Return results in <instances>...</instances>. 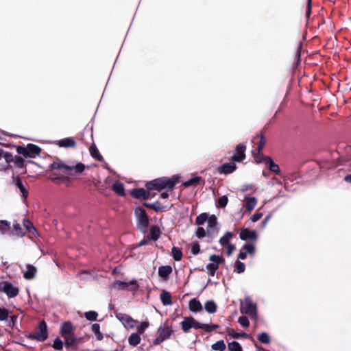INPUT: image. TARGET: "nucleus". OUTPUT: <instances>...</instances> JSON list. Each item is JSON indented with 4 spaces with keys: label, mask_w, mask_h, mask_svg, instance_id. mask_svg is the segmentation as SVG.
Masks as SVG:
<instances>
[{
    "label": "nucleus",
    "mask_w": 351,
    "mask_h": 351,
    "mask_svg": "<svg viewBox=\"0 0 351 351\" xmlns=\"http://www.w3.org/2000/svg\"><path fill=\"white\" fill-rule=\"evenodd\" d=\"M143 205L149 209H152L156 212H162L165 210V207L161 204L159 201H156L154 203H144Z\"/></svg>",
    "instance_id": "23"
},
{
    "label": "nucleus",
    "mask_w": 351,
    "mask_h": 351,
    "mask_svg": "<svg viewBox=\"0 0 351 351\" xmlns=\"http://www.w3.org/2000/svg\"><path fill=\"white\" fill-rule=\"evenodd\" d=\"M228 348L230 351H243L242 346L236 341L228 342Z\"/></svg>",
    "instance_id": "42"
},
{
    "label": "nucleus",
    "mask_w": 351,
    "mask_h": 351,
    "mask_svg": "<svg viewBox=\"0 0 351 351\" xmlns=\"http://www.w3.org/2000/svg\"><path fill=\"white\" fill-rule=\"evenodd\" d=\"M13 163L14 164V166L16 167H18V168H25V160L21 156H15L14 160Z\"/></svg>",
    "instance_id": "48"
},
{
    "label": "nucleus",
    "mask_w": 351,
    "mask_h": 351,
    "mask_svg": "<svg viewBox=\"0 0 351 351\" xmlns=\"http://www.w3.org/2000/svg\"><path fill=\"white\" fill-rule=\"evenodd\" d=\"M15 180V184L16 186L19 189L21 193H22V196L24 199H27L29 193L27 190L25 189V186L23 185L21 178L19 176H16L14 178Z\"/></svg>",
    "instance_id": "27"
},
{
    "label": "nucleus",
    "mask_w": 351,
    "mask_h": 351,
    "mask_svg": "<svg viewBox=\"0 0 351 351\" xmlns=\"http://www.w3.org/2000/svg\"><path fill=\"white\" fill-rule=\"evenodd\" d=\"M160 300L164 306L171 305L172 304V300L170 293L166 290H162L160 294Z\"/></svg>",
    "instance_id": "30"
},
{
    "label": "nucleus",
    "mask_w": 351,
    "mask_h": 351,
    "mask_svg": "<svg viewBox=\"0 0 351 351\" xmlns=\"http://www.w3.org/2000/svg\"><path fill=\"white\" fill-rule=\"evenodd\" d=\"M241 250L246 254H249L250 256H254L255 254L256 248L254 243L249 242L245 243L242 247Z\"/></svg>",
    "instance_id": "33"
},
{
    "label": "nucleus",
    "mask_w": 351,
    "mask_h": 351,
    "mask_svg": "<svg viewBox=\"0 0 351 351\" xmlns=\"http://www.w3.org/2000/svg\"><path fill=\"white\" fill-rule=\"evenodd\" d=\"M224 247H226V254L228 256H230L235 250V245L231 243H228V245H226Z\"/></svg>",
    "instance_id": "63"
},
{
    "label": "nucleus",
    "mask_w": 351,
    "mask_h": 351,
    "mask_svg": "<svg viewBox=\"0 0 351 351\" xmlns=\"http://www.w3.org/2000/svg\"><path fill=\"white\" fill-rule=\"evenodd\" d=\"M115 285H117V288L119 289L125 290L129 289V283L126 282H122V281H117L116 282Z\"/></svg>",
    "instance_id": "60"
},
{
    "label": "nucleus",
    "mask_w": 351,
    "mask_h": 351,
    "mask_svg": "<svg viewBox=\"0 0 351 351\" xmlns=\"http://www.w3.org/2000/svg\"><path fill=\"white\" fill-rule=\"evenodd\" d=\"M246 146L243 143H239L234 148L235 153L232 156L231 160L241 162L245 158Z\"/></svg>",
    "instance_id": "10"
},
{
    "label": "nucleus",
    "mask_w": 351,
    "mask_h": 351,
    "mask_svg": "<svg viewBox=\"0 0 351 351\" xmlns=\"http://www.w3.org/2000/svg\"><path fill=\"white\" fill-rule=\"evenodd\" d=\"M219 266L217 264L209 263L206 265L207 272L208 276H214L216 271L218 269Z\"/></svg>",
    "instance_id": "45"
},
{
    "label": "nucleus",
    "mask_w": 351,
    "mask_h": 351,
    "mask_svg": "<svg viewBox=\"0 0 351 351\" xmlns=\"http://www.w3.org/2000/svg\"><path fill=\"white\" fill-rule=\"evenodd\" d=\"M3 158H5V162L7 163L13 162L14 160V156H13L12 154L9 153V152H5L4 155H3Z\"/></svg>",
    "instance_id": "62"
},
{
    "label": "nucleus",
    "mask_w": 351,
    "mask_h": 351,
    "mask_svg": "<svg viewBox=\"0 0 351 351\" xmlns=\"http://www.w3.org/2000/svg\"><path fill=\"white\" fill-rule=\"evenodd\" d=\"M27 271L23 274V278L26 280H32L35 278L37 269L31 264L26 265Z\"/></svg>",
    "instance_id": "18"
},
{
    "label": "nucleus",
    "mask_w": 351,
    "mask_h": 351,
    "mask_svg": "<svg viewBox=\"0 0 351 351\" xmlns=\"http://www.w3.org/2000/svg\"><path fill=\"white\" fill-rule=\"evenodd\" d=\"M226 331H227L228 335L234 339H239L241 337L247 339L250 337V335L248 334H247L246 332H234V329L232 328H227Z\"/></svg>",
    "instance_id": "25"
},
{
    "label": "nucleus",
    "mask_w": 351,
    "mask_h": 351,
    "mask_svg": "<svg viewBox=\"0 0 351 351\" xmlns=\"http://www.w3.org/2000/svg\"><path fill=\"white\" fill-rule=\"evenodd\" d=\"M57 145L61 147H75V141L73 138H65L58 141Z\"/></svg>",
    "instance_id": "22"
},
{
    "label": "nucleus",
    "mask_w": 351,
    "mask_h": 351,
    "mask_svg": "<svg viewBox=\"0 0 351 351\" xmlns=\"http://www.w3.org/2000/svg\"><path fill=\"white\" fill-rule=\"evenodd\" d=\"M238 322L243 326V327H248L250 326V322L248 320V318L245 316H241L239 317L238 319Z\"/></svg>",
    "instance_id": "58"
},
{
    "label": "nucleus",
    "mask_w": 351,
    "mask_h": 351,
    "mask_svg": "<svg viewBox=\"0 0 351 351\" xmlns=\"http://www.w3.org/2000/svg\"><path fill=\"white\" fill-rule=\"evenodd\" d=\"M193 322V317H185L183 321L180 323L182 330L184 332L188 333L190 329L192 328V324Z\"/></svg>",
    "instance_id": "20"
},
{
    "label": "nucleus",
    "mask_w": 351,
    "mask_h": 351,
    "mask_svg": "<svg viewBox=\"0 0 351 351\" xmlns=\"http://www.w3.org/2000/svg\"><path fill=\"white\" fill-rule=\"evenodd\" d=\"M196 237L198 239L204 238L206 234V231L202 227H198L195 232Z\"/></svg>",
    "instance_id": "59"
},
{
    "label": "nucleus",
    "mask_w": 351,
    "mask_h": 351,
    "mask_svg": "<svg viewBox=\"0 0 351 351\" xmlns=\"http://www.w3.org/2000/svg\"><path fill=\"white\" fill-rule=\"evenodd\" d=\"M150 191L143 188L134 189L131 191L130 195L136 199L146 200L155 195V193H152Z\"/></svg>",
    "instance_id": "9"
},
{
    "label": "nucleus",
    "mask_w": 351,
    "mask_h": 351,
    "mask_svg": "<svg viewBox=\"0 0 351 351\" xmlns=\"http://www.w3.org/2000/svg\"><path fill=\"white\" fill-rule=\"evenodd\" d=\"M63 338L64 339L65 346L66 348H72L74 350L77 349V344L80 343V339L76 337L74 333Z\"/></svg>",
    "instance_id": "15"
},
{
    "label": "nucleus",
    "mask_w": 351,
    "mask_h": 351,
    "mask_svg": "<svg viewBox=\"0 0 351 351\" xmlns=\"http://www.w3.org/2000/svg\"><path fill=\"white\" fill-rule=\"evenodd\" d=\"M245 201V210L247 212L250 213L256 205V199L255 197H246Z\"/></svg>",
    "instance_id": "31"
},
{
    "label": "nucleus",
    "mask_w": 351,
    "mask_h": 351,
    "mask_svg": "<svg viewBox=\"0 0 351 351\" xmlns=\"http://www.w3.org/2000/svg\"><path fill=\"white\" fill-rule=\"evenodd\" d=\"M240 311L242 314L248 315L251 317H256V305L249 299L241 302Z\"/></svg>",
    "instance_id": "8"
},
{
    "label": "nucleus",
    "mask_w": 351,
    "mask_h": 351,
    "mask_svg": "<svg viewBox=\"0 0 351 351\" xmlns=\"http://www.w3.org/2000/svg\"><path fill=\"white\" fill-rule=\"evenodd\" d=\"M18 154L23 156L25 158H34L40 155L41 148L32 143H28L26 147L18 145L16 147Z\"/></svg>",
    "instance_id": "4"
},
{
    "label": "nucleus",
    "mask_w": 351,
    "mask_h": 351,
    "mask_svg": "<svg viewBox=\"0 0 351 351\" xmlns=\"http://www.w3.org/2000/svg\"><path fill=\"white\" fill-rule=\"evenodd\" d=\"M85 318L88 321H95L98 317V313L94 311H90L84 313Z\"/></svg>",
    "instance_id": "49"
},
{
    "label": "nucleus",
    "mask_w": 351,
    "mask_h": 351,
    "mask_svg": "<svg viewBox=\"0 0 351 351\" xmlns=\"http://www.w3.org/2000/svg\"><path fill=\"white\" fill-rule=\"evenodd\" d=\"M26 337L31 340H36L40 342L45 341L48 338V330L45 321H40L36 328V332L28 333Z\"/></svg>",
    "instance_id": "3"
},
{
    "label": "nucleus",
    "mask_w": 351,
    "mask_h": 351,
    "mask_svg": "<svg viewBox=\"0 0 351 351\" xmlns=\"http://www.w3.org/2000/svg\"><path fill=\"white\" fill-rule=\"evenodd\" d=\"M240 239L243 241H250L252 243L256 241L258 236L255 230L243 228L239 234Z\"/></svg>",
    "instance_id": "13"
},
{
    "label": "nucleus",
    "mask_w": 351,
    "mask_h": 351,
    "mask_svg": "<svg viewBox=\"0 0 351 351\" xmlns=\"http://www.w3.org/2000/svg\"><path fill=\"white\" fill-rule=\"evenodd\" d=\"M258 340L265 344L270 343L271 339L269 335L267 332H261L258 335Z\"/></svg>",
    "instance_id": "46"
},
{
    "label": "nucleus",
    "mask_w": 351,
    "mask_h": 351,
    "mask_svg": "<svg viewBox=\"0 0 351 351\" xmlns=\"http://www.w3.org/2000/svg\"><path fill=\"white\" fill-rule=\"evenodd\" d=\"M202 180V178L201 177L195 176V177H193V178L189 179V180L184 182L183 183V185L185 187H189L190 186L199 184Z\"/></svg>",
    "instance_id": "41"
},
{
    "label": "nucleus",
    "mask_w": 351,
    "mask_h": 351,
    "mask_svg": "<svg viewBox=\"0 0 351 351\" xmlns=\"http://www.w3.org/2000/svg\"><path fill=\"white\" fill-rule=\"evenodd\" d=\"M23 226L30 233H34L36 231L33 223L29 219L23 220Z\"/></svg>",
    "instance_id": "51"
},
{
    "label": "nucleus",
    "mask_w": 351,
    "mask_h": 351,
    "mask_svg": "<svg viewBox=\"0 0 351 351\" xmlns=\"http://www.w3.org/2000/svg\"><path fill=\"white\" fill-rule=\"evenodd\" d=\"M233 237V234L230 232H226L225 234L219 239V243L222 246H225L226 245H228L229 243L230 239H231Z\"/></svg>",
    "instance_id": "40"
},
{
    "label": "nucleus",
    "mask_w": 351,
    "mask_h": 351,
    "mask_svg": "<svg viewBox=\"0 0 351 351\" xmlns=\"http://www.w3.org/2000/svg\"><path fill=\"white\" fill-rule=\"evenodd\" d=\"M217 221L215 215H212L208 219V227L206 229V234L211 239L215 238L218 234L219 229L217 227Z\"/></svg>",
    "instance_id": "12"
},
{
    "label": "nucleus",
    "mask_w": 351,
    "mask_h": 351,
    "mask_svg": "<svg viewBox=\"0 0 351 351\" xmlns=\"http://www.w3.org/2000/svg\"><path fill=\"white\" fill-rule=\"evenodd\" d=\"M205 310L209 313H215L217 311V304L213 300H208L204 304Z\"/></svg>",
    "instance_id": "36"
},
{
    "label": "nucleus",
    "mask_w": 351,
    "mask_h": 351,
    "mask_svg": "<svg viewBox=\"0 0 351 351\" xmlns=\"http://www.w3.org/2000/svg\"><path fill=\"white\" fill-rule=\"evenodd\" d=\"M50 180L56 184H64L69 182V178L66 176H60L58 173H53L49 177Z\"/></svg>",
    "instance_id": "26"
},
{
    "label": "nucleus",
    "mask_w": 351,
    "mask_h": 351,
    "mask_svg": "<svg viewBox=\"0 0 351 351\" xmlns=\"http://www.w3.org/2000/svg\"><path fill=\"white\" fill-rule=\"evenodd\" d=\"M51 169L62 170V173L71 176L82 173L85 169V165L82 162H78L75 166L64 165L61 161L53 162L50 165Z\"/></svg>",
    "instance_id": "2"
},
{
    "label": "nucleus",
    "mask_w": 351,
    "mask_h": 351,
    "mask_svg": "<svg viewBox=\"0 0 351 351\" xmlns=\"http://www.w3.org/2000/svg\"><path fill=\"white\" fill-rule=\"evenodd\" d=\"M228 202V198L226 195L220 197L217 200V206L220 208H225Z\"/></svg>",
    "instance_id": "50"
},
{
    "label": "nucleus",
    "mask_w": 351,
    "mask_h": 351,
    "mask_svg": "<svg viewBox=\"0 0 351 351\" xmlns=\"http://www.w3.org/2000/svg\"><path fill=\"white\" fill-rule=\"evenodd\" d=\"M200 252V246L197 242H195L191 247V252L193 255H197Z\"/></svg>",
    "instance_id": "61"
},
{
    "label": "nucleus",
    "mask_w": 351,
    "mask_h": 351,
    "mask_svg": "<svg viewBox=\"0 0 351 351\" xmlns=\"http://www.w3.org/2000/svg\"><path fill=\"white\" fill-rule=\"evenodd\" d=\"M173 332V331L171 329V326L163 327L160 326L158 328V336L154 340L153 345L158 346L166 339H168L170 338Z\"/></svg>",
    "instance_id": "6"
},
{
    "label": "nucleus",
    "mask_w": 351,
    "mask_h": 351,
    "mask_svg": "<svg viewBox=\"0 0 351 351\" xmlns=\"http://www.w3.org/2000/svg\"><path fill=\"white\" fill-rule=\"evenodd\" d=\"M269 156H265L262 151H257V153L254 154V160L257 163H264L266 165L267 163V158Z\"/></svg>",
    "instance_id": "38"
},
{
    "label": "nucleus",
    "mask_w": 351,
    "mask_h": 351,
    "mask_svg": "<svg viewBox=\"0 0 351 351\" xmlns=\"http://www.w3.org/2000/svg\"><path fill=\"white\" fill-rule=\"evenodd\" d=\"M266 160H267L266 165L268 166L269 169L271 171L275 173L276 174L280 175V167L277 164H276L274 162L273 159L271 157H268Z\"/></svg>",
    "instance_id": "29"
},
{
    "label": "nucleus",
    "mask_w": 351,
    "mask_h": 351,
    "mask_svg": "<svg viewBox=\"0 0 351 351\" xmlns=\"http://www.w3.org/2000/svg\"><path fill=\"white\" fill-rule=\"evenodd\" d=\"M112 190L119 196H125V188L123 183L117 181L112 185Z\"/></svg>",
    "instance_id": "32"
},
{
    "label": "nucleus",
    "mask_w": 351,
    "mask_h": 351,
    "mask_svg": "<svg viewBox=\"0 0 351 351\" xmlns=\"http://www.w3.org/2000/svg\"><path fill=\"white\" fill-rule=\"evenodd\" d=\"M218 328H219V325H218V324L209 325L207 324H204L203 325V330H204L206 332H210L213 330H214L215 329H217Z\"/></svg>",
    "instance_id": "57"
},
{
    "label": "nucleus",
    "mask_w": 351,
    "mask_h": 351,
    "mask_svg": "<svg viewBox=\"0 0 351 351\" xmlns=\"http://www.w3.org/2000/svg\"><path fill=\"white\" fill-rule=\"evenodd\" d=\"M160 235V230L157 226L151 227L149 233L147 235V239L157 241Z\"/></svg>",
    "instance_id": "24"
},
{
    "label": "nucleus",
    "mask_w": 351,
    "mask_h": 351,
    "mask_svg": "<svg viewBox=\"0 0 351 351\" xmlns=\"http://www.w3.org/2000/svg\"><path fill=\"white\" fill-rule=\"evenodd\" d=\"M74 332V326L71 322H64L61 324L60 334L62 337L72 335Z\"/></svg>",
    "instance_id": "16"
},
{
    "label": "nucleus",
    "mask_w": 351,
    "mask_h": 351,
    "mask_svg": "<svg viewBox=\"0 0 351 351\" xmlns=\"http://www.w3.org/2000/svg\"><path fill=\"white\" fill-rule=\"evenodd\" d=\"M256 139H258V141L254 142V143L257 145V151H262L266 144V139L262 131L256 134L254 141Z\"/></svg>",
    "instance_id": "19"
},
{
    "label": "nucleus",
    "mask_w": 351,
    "mask_h": 351,
    "mask_svg": "<svg viewBox=\"0 0 351 351\" xmlns=\"http://www.w3.org/2000/svg\"><path fill=\"white\" fill-rule=\"evenodd\" d=\"M128 283L130 284L128 290L136 291L138 289V285L136 280H131Z\"/></svg>",
    "instance_id": "64"
},
{
    "label": "nucleus",
    "mask_w": 351,
    "mask_h": 351,
    "mask_svg": "<svg viewBox=\"0 0 351 351\" xmlns=\"http://www.w3.org/2000/svg\"><path fill=\"white\" fill-rule=\"evenodd\" d=\"M0 292L5 293L9 298H13L18 295L19 289L8 281H1L0 282Z\"/></svg>",
    "instance_id": "5"
},
{
    "label": "nucleus",
    "mask_w": 351,
    "mask_h": 351,
    "mask_svg": "<svg viewBox=\"0 0 351 351\" xmlns=\"http://www.w3.org/2000/svg\"><path fill=\"white\" fill-rule=\"evenodd\" d=\"M226 348V344H225L223 340L217 341V342H215V343H213L211 346V348L213 350H216V351H225Z\"/></svg>",
    "instance_id": "39"
},
{
    "label": "nucleus",
    "mask_w": 351,
    "mask_h": 351,
    "mask_svg": "<svg viewBox=\"0 0 351 351\" xmlns=\"http://www.w3.org/2000/svg\"><path fill=\"white\" fill-rule=\"evenodd\" d=\"M9 316V311L5 308H0V321H4Z\"/></svg>",
    "instance_id": "55"
},
{
    "label": "nucleus",
    "mask_w": 351,
    "mask_h": 351,
    "mask_svg": "<svg viewBox=\"0 0 351 351\" xmlns=\"http://www.w3.org/2000/svg\"><path fill=\"white\" fill-rule=\"evenodd\" d=\"M89 152L90 156L97 161L101 162L104 160L103 156L100 154L98 149L94 143L90 146Z\"/></svg>",
    "instance_id": "28"
},
{
    "label": "nucleus",
    "mask_w": 351,
    "mask_h": 351,
    "mask_svg": "<svg viewBox=\"0 0 351 351\" xmlns=\"http://www.w3.org/2000/svg\"><path fill=\"white\" fill-rule=\"evenodd\" d=\"M234 162H235L232 161L230 162L224 163L219 166L217 169V172L220 174L225 175L232 173L237 169V166Z\"/></svg>",
    "instance_id": "14"
},
{
    "label": "nucleus",
    "mask_w": 351,
    "mask_h": 351,
    "mask_svg": "<svg viewBox=\"0 0 351 351\" xmlns=\"http://www.w3.org/2000/svg\"><path fill=\"white\" fill-rule=\"evenodd\" d=\"M209 260L213 262L212 263L217 264V266H219L220 263L224 262V259L221 256L216 254H212L210 256Z\"/></svg>",
    "instance_id": "53"
},
{
    "label": "nucleus",
    "mask_w": 351,
    "mask_h": 351,
    "mask_svg": "<svg viewBox=\"0 0 351 351\" xmlns=\"http://www.w3.org/2000/svg\"><path fill=\"white\" fill-rule=\"evenodd\" d=\"M12 234L17 237H22L24 235L23 230L19 223H16L13 225V230L12 231Z\"/></svg>",
    "instance_id": "47"
},
{
    "label": "nucleus",
    "mask_w": 351,
    "mask_h": 351,
    "mask_svg": "<svg viewBox=\"0 0 351 351\" xmlns=\"http://www.w3.org/2000/svg\"><path fill=\"white\" fill-rule=\"evenodd\" d=\"M149 326V323L147 322H143L137 326V331L139 334L144 333L145 330Z\"/></svg>",
    "instance_id": "56"
},
{
    "label": "nucleus",
    "mask_w": 351,
    "mask_h": 351,
    "mask_svg": "<svg viewBox=\"0 0 351 351\" xmlns=\"http://www.w3.org/2000/svg\"><path fill=\"white\" fill-rule=\"evenodd\" d=\"M115 316L117 319H119L125 328H133L135 327L136 323L138 322L131 316L125 313H116Z\"/></svg>",
    "instance_id": "11"
},
{
    "label": "nucleus",
    "mask_w": 351,
    "mask_h": 351,
    "mask_svg": "<svg viewBox=\"0 0 351 351\" xmlns=\"http://www.w3.org/2000/svg\"><path fill=\"white\" fill-rule=\"evenodd\" d=\"M208 216L206 213H201L196 217L195 223L198 226L204 224L206 221H208Z\"/></svg>",
    "instance_id": "44"
},
{
    "label": "nucleus",
    "mask_w": 351,
    "mask_h": 351,
    "mask_svg": "<svg viewBox=\"0 0 351 351\" xmlns=\"http://www.w3.org/2000/svg\"><path fill=\"white\" fill-rule=\"evenodd\" d=\"M91 331L96 335V338L97 340H103L104 335L100 331V326L99 324H93L91 326Z\"/></svg>",
    "instance_id": "35"
},
{
    "label": "nucleus",
    "mask_w": 351,
    "mask_h": 351,
    "mask_svg": "<svg viewBox=\"0 0 351 351\" xmlns=\"http://www.w3.org/2000/svg\"><path fill=\"white\" fill-rule=\"evenodd\" d=\"M52 347H53L55 350H62V348H63V342H62V341L60 339V337H57L56 339H55V340L53 341V343Z\"/></svg>",
    "instance_id": "54"
},
{
    "label": "nucleus",
    "mask_w": 351,
    "mask_h": 351,
    "mask_svg": "<svg viewBox=\"0 0 351 351\" xmlns=\"http://www.w3.org/2000/svg\"><path fill=\"white\" fill-rule=\"evenodd\" d=\"M171 254L173 258V259L176 261H179L182 259V250L177 247H173L171 249Z\"/></svg>",
    "instance_id": "37"
},
{
    "label": "nucleus",
    "mask_w": 351,
    "mask_h": 351,
    "mask_svg": "<svg viewBox=\"0 0 351 351\" xmlns=\"http://www.w3.org/2000/svg\"><path fill=\"white\" fill-rule=\"evenodd\" d=\"M10 230V223L6 220L0 221V232L5 234Z\"/></svg>",
    "instance_id": "52"
},
{
    "label": "nucleus",
    "mask_w": 351,
    "mask_h": 351,
    "mask_svg": "<svg viewBox=\"0 0 351 351\" xmlns=\"http://www.w3.org/2000/svg\"><path fill=\"white\" fill-rule=\"evenodd\" d=\"M135 214L138 219V228L145 231L149 225V218L146 211L142 208H137Z\"/></svg>",
    "instance_id": "7"
},
{
    "label": "nucleus",
    "mask_w": 351,
    "mask_h": 351,
    "mask_svg": "<svg viewBox=\"0 0 351 351\" xmlns=\"http://www.w3.org/2000/svg\"><path fill=\"white\" fill-rule=\"evenodd\" d=\"M189 308L192 312H199L202 310V305L197 298H193L189 302Z\"/></svg>",
    "instance_id": "21"
},
{
    "label": "nucleus",
    "mask_w": 351,
    "mask_h": 351,
    "mask_svg": "<svg viewBox=\"0 0 351 351\" xmlns=\"http://www.w3.org/2000/svg\"><path fill=\"white\" fill-rule=\"evenodd\" d=\"M141 342V337L138 333H132L128 338V343L132 346H136Z\"/></svg>",
    "instance_id": "34"
},
{
    "label": "nucleus",
    "mask_w": 351,
    "mask_h": 351,
    "mask_svg": "<svg viewBox=\"0 0 351 351\" xmlns=\"http://www.w3.org/2000/svg\"><path fill=\"white\" fill-rule=\"evenodd\" d=\"M179 182L180 178L176 176H173L171 178L161 177L147 182L145 187L148 190H156L158 191L165 189H167L168 191H172Z\"/></svg>",
    "instance_id": "1"
},
{
    "label": "nucleus",
    "mask_w": 351,
    "mask_h": 351,
    "mask_svg": "<svg viewBox=\"0 0 351 351\" xmlns=\"http://www.w3.org/2000/svg\"><path fill=\"white\" fill-rule=\"evenodd\" d=\"M173 269L171 265L160 266L158 268V276L164 280H167L172 273Z\"/></svg>",
    "instance_id": "17"
},
{
    "label": "nucleus",
    "mask_w": 351,
    "mask_h": 351,
    "mask_svg": "<svg viewBox=\"0 0 351 351\" xmlns=\"http://www.w3.org/2000/svg\"><path fill=\"white\" fill-rule=\"evenodd\" d=\"M234 271L237 272L238 274L243 273L245 270V264L241 262L239 260H237L234 262Z\"/></svg>",
    "instance_id": "43"
}]
</instances>
